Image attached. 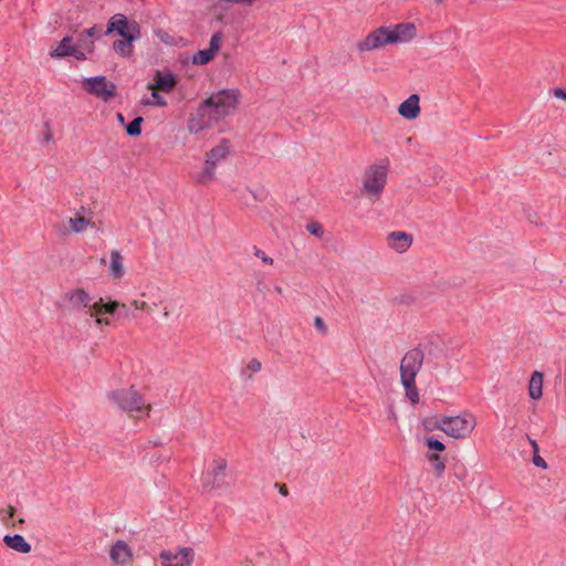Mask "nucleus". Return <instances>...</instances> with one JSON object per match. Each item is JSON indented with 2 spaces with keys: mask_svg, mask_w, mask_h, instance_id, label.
Wrapping results in <instances>:
<instances>
[{
  "mask_svg": "<svg viewBox=\"0 0 566 566\" xmlns=\"http://www.w3.org/2000/svg\"><path fill=\"white\" fill-rule=\"evenodd\" d=\"M84 88L103 101H109L116 96V85L108 82L103 75L85 78Z\"/></svg>",
  "mask_w": 566,
  "mask_h": 566,
  "instance_id": "8",
  "label": "nucleus"
},
{
  "mask_svg": "<svg viewBox=\"0 0 566 566\" xmlns=\"http://www.w3.org/2000/svg\"><path fill=\"white\" fill-rule=\"evenodd\" d=\"M226 468H227V462L224 460L214 461V465L212 469L213 474L216 476L223 475Z\"/></svg>",
  "mask_w": 566,
  "mask_h": 566,
  "instance_id": "35",
  "label": "nucleus"
},
{
  "mask_svg": "<svg viewBox=\"0 0 566 566\" xmlns=\"http://www.w3.org/2000/svg\"><path fill=\"white\" fill-rule=\"evenodd\" d=\"M389 418L392 419L394 421L397 420V416H396L394 408L389 409Z\"/></svg>",
  "mask_w": 566,
  "mask_h": 566,
  "instance_id": "47",
  "label": "nucleus"
},
{
  "mask_svg": "<svg viewBox=\"0 0 566 566\" xmlns=\"http://www.w3.org/2000/svg\"><path fill=\"white\" fill-rule=\"evenodd\" d=\"M18 523H24V520L23 518H19Z\"/></svg>",
  "mask_w": 566,
  "mask_h": 566,
  "instance_id": "53",
  "label": "nucleus"
},
{
  "mask_svg": "<svg viewBox=\"0 0 566 566\" xmlns=\"http://www.w3.org/2000/svg\"><path fill=\"white\" fill-rule=\"evenodd\" d=\"M75 44H73V39L71 36H64L59 45L50 52L51 57L61 59L70 56V53L73 51Z\"/></svg>",
  "mask_w": 566,
  "mask_h": 566,
  "instance_id": "22",
  "label": "nucleus"
},
{
  "mask_svg": "<svg viewBox=\"0 0 566 566\" xmlns=\"http://www.w3.org/2000/svg\"><path fill=\"white\" fill-rule=\"evenodd\" d=\"M424 443L430 450L441 452L446 449V446L440 440H438L433 437L424 438Z\"/></svg>",
  "mask_w": 566,
  "mask_h": 566,
  "instance_id": "29",
  "label": "nucleus"
},
{
  "mask_svg": "<svg viewBox=\"0 0 566 566\" xmlns=\"http://www.w3.org/2000/svg\"><path fill=\"white\" fill-rule=\"evenodd\" d=\"M221 39H222L221 33L212 34L210 42H209V48L198 51L192 56V63L196 65H205V64L209 63L216 56V54L219 52Z\"/></svg>",
  "mask_w": 566,
  "mask_h": 566,
  "instance_id": "12",
  "label": "nucleus"
},
{
  "mask_svg": "<svg viewBox=\"0 0 566 566\" xmlns=\"http://www.w3.org/2000/svg\"><path fill=\"white\" fill-rule=\"evenodd\" d=\"M144 122L143 117L134 118L127 126L126 133L128 136L136 137L142 133V123Z\"/></svg>",
  "mask_w": 566,
  "mask_h": 566,
  "instance_id": "25",
  "label": "nucleus"
},
{
  "mask_svg": "<svg viewBox=\"0 0 566 566\" xmlns=\"http://www.w3.org/2000/svg\"><path fill=\"white\" fill-rule=\"evenodd\" d=\"M75 45L86 50L88 53H92L95 46L94 40H92L90 36L86 38L84 31L77 35V41Z\"/></svg>",
  "mask_w": 566,
  "mask_h": 566,
  "instance_id": "26",
  "label": "nucleus"
},
{
  "mask_svg": "<svg viewBox=\"0 0 566 566\" xmlns=\"http://www.w3.org/2000/svg\"><path fill=\"white\" fill-rule=\"evenodd\" d=\"M229 142L227 139H222L219 145L214 146L206 154V158L217 166L221 160L226 159L229 154Z\"/></svg>",
  "mask_w": 566,
  "mask_h": 566,
  "instance_id": "18",
  "label": "nucleus"
},
{
  "mask_svg": "<svg viewBox=\"0 0 566 566\" xmlns=\"http://www.w3.org/2000/svg\"><path fill=\"white\" fill-rule=\"evenodd\" d=\"M387 182V167L382 165H374L365 172L364 191L376 199L379 198Z\"/></svg>",
  "mask_w": 566,
  "mask_h": 566,
  "instance_id": "7",
  "label": "nucleus"
},
{
  "mask_svg": "<svg viewBox=\"0 0 566 566\" xmlns=\"http://www.w3.org/2000/svg\"><path fill=\"white\" fill-rule=\"evenodd\" d=\"M437 2H441L442 0H436Z\"/></svg>",
  "mask_w": 566,
  "mask_h": 566,
  "instance_id": "55",
  "label": "nucleus"
},
{
  "mask_svg": "<svg viewBox=\"0 0 566 566\" xmlns=\"http://www.w3.org/2000/svg\"><path fill=\"white\" fill-rule=\"evenodd\" d=\"M452 471H453L454 476L460 481L464 480L467 476V469L462 463L455 464L452 468Z\"/></svg>",
  "mask_w": 566,
  "mask_h": 566,
  "instance_id": "33",
  "label": "nucleus"
},
{
  "mask_svg": "<svg viewBox=\"0 0 566 566\" xmlns=\"http://www.w3.org/2000/svg\"><path fill=\"white\" fill-rule=\"evenodd\" d=\"M387 243L398 253H402L411 245L412 235L401 231H394L388 234Z\"/></svg>",
  "mask_w": 566,
  "mask_h": 566,
  "instance_id": "14",
  "label": "nucleus"
},
{
  "mask_svg": "<svg viewBox=\"0 0 566 566\" xmlns=\"http://www.w3.org/2000/svg\"><path fill=\"white\" fill-rule=\"evenodd\" d=\"M544 374L535 370L532 373L528 384V395L533 400H538L543 396Z\"/></svg>",
  "mask_w": 566,
  "mask_h": 566,
  "instance_id": "17",
  "label": "nucleus"
},
{
  "mask_svg": "<svg viewBox=\"0 0 566 566\" xmlns=\"http://www.w3.org/2000/svg\"><path fill=\"white\" fill-rule=\"evenodd\" d=\"M275 291L281 294L282 293V287L281 286H276Z\"/></svg>",
  "mask_w": 566,
  "mask_h": 566,
  "instance_id": "51",
  "label": "nucleus"
},
{
  "mask_svg": "<svg viewBox=\"0 0 566 566\" xmlns=\"http://www.w3.org/2000/svg\"><path fill=\"white\" fill-rule=\"evenodd\" d=\"M428 460L431 462L437 476H441L444 472L446 464L440 455L429 454Z\"/></svg>",
  "mask_w": 566,
  "mask_h": 566,
  "instance_id": "27",
  "label": "nucleus"
},
{
  "mask_svg": "<svg viewBox=\"0 0 566 566\" xmlns=\"http://www.w3.org/2000/svg\"><path fill=\"white\" fill-rule=\"evenodd\" d=\"M314 326H315V327H316V329H317L318 332H321L322 334H326V333H327V326H326V324H325V322L323 321V318H322V317L316 316V317L314 318Z\"/></svg>",
  "mask_w": 566,
  "mask_h": 566,
  "instance_id": "40",
  "label": "nucleus"
},
{
  "mask_svg": "<svg viewBox=\"0 0 566 566\" xmlns=\"http://www.w3.org/2000/svg\"><path fill=\"white\" fill-rule=\"evenodd\" d=\"M145 104L164 107L167 105V101L160 94H158L156 90H153L150 98L146 99Z\"/></svg>",
  "mask_w": 566,
  "mask_h": 566,
  "instance_id": "28",
  "label": "nucleus"
},
{
  "mask_svg": "<svg viewBox=\"0 0 566 566\" xmlns=\"http://www.w3.org/2000/svg\"><path fill=\"white\" fill-rule=\"evenodd\" d=\"M306 230L312 234V235H315L317 238H321L324 233V230H323V227L321 226V223L314 221V222H310L306 224Z\"/></svg>",
  "mask_w": 566,
  "mask_h": 566,
  "instance_id": "31",
  "label": "nucleus"
},
{
  "mask_svg": "<svg viewBox=\"0 0 566 566\" xmlns=\"http://www.w3.org/2000/svg\"><path fill=\"white\" fill-rule=\"evenodd\" d=\"M3 542L9 548L15 552L23 554L31 552V545L24 539L22 535H6L3 537Z\"/></svg>",
  "mask_w": 566,
  "mask_h": 566,
  "instance_id": "19",
  "label": "nucleus"
},
{
  "mask_svg": "<svg viewBox=\"0 0 566 566\" xmlns=\"http://www.w3.org/2000/svg\"><path fill=\"white\" fill-rule=\"evenodd\" d=\"M132 306H134L136 310L151 312V306L147 301L134 300L132 302Z\"/></svg>",
  "mask_w": 566,
  "mask_h": 566,
  "instance_id": "37",
  "label": "nucleus"
},
{
  "mask_svg": "<svg viewBox=\"0 0 566 566\" xmlns=\"http://www.w3.org/2000/svg\"><path fill=\"white\" fill-rule=\"evenodd\" d=\"M44 140L45 142H52L53 140V134L51 133L50 129H48L45 133H44Z\"/></svg>",
  "mask_w": 566,
  "mask_h": 566,
  "instance_id": "46",
  "label": "nucleus"
},
{
  "mask_svg": "<svg viewBox=\"0 0 566 566\" xmlns=\"http://www.w3.org/2000/svg\"><path fill=\"white\" fill-rule=\"evenodd\" d=\"M280 493L283 495V496H286L289 494L287 492V489L285 485H281L280 486Z\"/></svg>",
  "mask_w": 566,
  "mask_h": 566,
  "instance_id": "48",
  "label": "nucleus"
},
{
  "mask_svg": "<svg viewBox=\"0 0 566 566\" xmlns=\"http://www.w3.org/2000/svg\"><path fill=\"white\" fill-rule=\"evenodd\" d=\"M64 298L69 301L74 311L87 310L86 314L90 317L94 315H102V297L93 302L92 296L84 289H75L65 294Z\"/></svg>",
  "mask_w": 566,
  "mask_h": 566,
  "instance_id": "6",
  "label": "nucleus"
},
{
  "mask_svg": "<svg viewBox=\"0 0 566 566\" xmlns=\"http://www.w3.org/2000/svg\"><path fill=\"white\" fill-rule=\"evenodd\" d=\"M424 354L419 347L408 350L400 361V380L406 391V397L412 402L419 401V392L416 387V377L423 365Z\"/></svg>",
  "mask_w": 566,
  "mask_h": 566,
  "instance_id": "2",
  "label": "nucleus"
},
{
  "mask_svg": "<svg viewBox=\"0 0 566 566\" xmlns=\"http://www.w3.org/2000/svg\"><path fill=\"white\" fill-rule=\"evenodd\" d=\"M475 426V419L470 413L443 416L436 420L433 428L443 431L449 437L461 439L468 437Z\"/></svg>",
  "mask_w": 566,
  "mask_h": 566,
  "instance_id": "4",
  "label": "nucleus"
},
{
  "mask_svg": "<svg viewBox=\"0 0 566 566\" xmlns=\"http://www.w3.org/2000/svg\"><path fill=\"white\" fill-rule=\"evenodd\" d=\"M105 31H103L102 27L101 25H93L92 28H88L86 30H84V33H85V36H90L92 40L94 39H98L101 38L102 35H105L104 34Z\"/></svg>",
  "mask_w": 566,
  "mask_h": 566,
  "instance_id": "30",
  "label": "nucleus"
},
{
  "mask_svg": "<svg viewBox=\"0 0 566 566\" xmlns=\"http://www.w3.org/2000/svg\"><path fill=\"white\" fill-rule=\"evenodd\" d=\"M123 256L119 251L111 252L109 275L114 279H122L125 274Z\"/></svg>",
  "mask_w": 566,
  "mask_h": 566,
  "instance_id": "20",
  "label": "nucleus"
},
{
  "mask_svg": "<svg viewBox=\"0 0 566 566\" xmlns=\"http://www.w3.org/2000/svg\"><path fill=\"white\" fill-rule=\"evenodd\" d=\"M554 96H555L556 98H559V99L566 101V88L556 87V88L554 90Z\"/></svg>",
  "mask_w": 566,
  "mask_h": 566,
  "instance_id": "42",
  "label": "nucleus"
},
{
  "mask_svg": "<svg viewBox=\"0 0 566 566\" xmlns=\"http://www.w3.org/2000/svg\"><path fill=\"white\" fill-rule=\"evenodd\" d=\"M164 317H168L169 316V312L168 311H165L164 314H163Z\"/></svg>",
  "mask_w": 566,
  "mask_h": 566,
  "instance_id": "52",
  "label": "nucleus"
},
{
  "mask_svg": "<svg viewBox=\"0 0 566 566\" xmlns=\"http://www.w3.org/2000/svg\"><path fill=\"white\" fill-rule=\"evenodd\" d=\"M114 32L123 39L132 36L133 40H139L142 35L139 23L129 20L123 13H116L108 20L104 34L108 35Z\"/></svg>",
  "mask_w": 566,
  "mask_h": 566,
  "instance_id": "5",
  "label": "nucleus"
},
{
  "mask_svg": "<svg viewBox=\"0 0 566 566\" xmlns=\"http://www.w3.org/2000/svg\"><path fill=\"white\" fill-rule=\"evenodd\" d=\"M136 40H133L132 36H126L125 39L117 40L113 43V50L123 57H128L133 53V43Z\"/></svg>",
  "mask_w": 566,
  "mask_h": 566,
  "instance_id": "23",
  "label": "nucleus"
},
{
  "mask_svg": "<svg viewBox=\"0 0 566 566\" xmlns=\"http://www.w3.org/2000/svg\"><path fill=\"white\" fill-rule=\"evenodd\" d=\"M527 439H528V442H530V444L532 447L533 453H538L539 452V446H538L537 441L532 439V438H530V437Z\"/></svg>",
  "mask_w": 566,
  "mask_h": 566,
  "instance_id": "44",
  "label": "nucleus"
},
{
  "mask_svg": "<svg viewBox=\"0 0 566 566\" xmlns=\"http://www.w3.org/2000/svg\"><path fill=\"white\" fill-rule=\"evenodd\" d=\"M70 230L74 233H82L88 226L93 224L92 221L84 216L76 213L74 218L67 220Z\"/></svg>",
  "mask_w": 566,
  "mask_h": 566,
  "instance_id": "24",
  "label": "nucleus"
},
{
  "mask_svg": "<svg viewBox=\"0 0 566 566\" xmlns=\"http://www.w3.org/2000/svg\"><path fill=\"white\" fill-rule=\"evenodd\" d=\"M254 255L256 258H260L262 260V262L266 263V264H270L272 265L273 264V259L268 256L262 250H260L259 248L254 247Z\"/></svg>",
  "mask_w": 566,
  "mask_h": 566,
  "instance_id": "38",
  "label": "nucleus"
},
{
  "mask_svg": "<svg viewBox=\"0 0 566 566\" xmlns=\"http://www.w3.org/2000/svg\"><path fill=\"white\" fill-rule=\"evenodd\" d=\"M101 307H102V314H104V313L113 314L119 307V303L117 301H113V302L104 304V302L102 301Z\"/></svg>",
  "mask_w": 566,
  "mask_h": 566,
  "instance_id": "32",
  "label": "nucleus"
},
{
  "mask_svg": "<svg viewBox=\"0 0 566 566\" xmlns=\"http://www.w3.org/2000/svg\"><path fill=\"white\" fill-rule=\"evenodd\" d=\"M533 464L537 468H541V469H547V463L546 461L539 455V452L538 453H533Z\"/></svg>",
  "mask_w": 566,
  "mask_h": 566,
  "instance_id": "41",
  "label": "nucleus"
},
{
  "mask_svg": "<svg viewBox=\"0 0 566 566\" xmlns=\"http://www.w3.org/2000/svg\"><path fill=\"white\" fill-rule=\"evenodd\" d=\"M239 93L235 90H222L206 98L188 119L190 134H199L230 115L237 108Z\"/></svg>",
  "mask_w": 566,
  "mask_h": 566,
  "instance_id": "1",
  "label": "nucleus"
},
{
  "mask_svg": "<svg viewBox=\"0 0 566 566\" xmlns=\"http://www.w3.org/2000/svg\"><path fill=\"white\" fill-rule=\"evenodd\" d=\"M14 512H15L14 507L13 506H9L8 507V517H10V518L13 517Z\"/></svg>",
  "mask_w": 566,
  "mask_h": 566,
  "instance_id": "49",
  "label": "nucleus"
},
{
  "mask_svg": "<svg viewBox=\"0 0 566 566\" xmlns=\"http://www.w3.org/2000/svg\"><path fill=\"white\" fill-rule=\"evenodd\" d=\"M105 262H106V261H105V259H104V258H103V259H101V263H102V264H104Z\"/></svg>",
  "mask_w": 566,
  "mask_h": 566,
  "instance_id": "54",
  "label": "nucleus"
},
{
  "mask_svg": "<svg viewBox=\"0 0 566 566\" xmlns=\"http://www.w3.org/2000/svg\"><path fill=\"white\" fill-rule=\"evenodd\" d=\"M92 318H94V322L96 325H109L111 322L107 318H102L101 315H94Z\"/></svg>",
  "mask_w": 566,
  "mask_h": 566,
  "instance_id": "43",
  "label": "nucleus"
},
{
  "mask_svg": "<svg viewBox=\"0 0 566 566\" xmlns=\"http://www.w3.org/2000/svg\"><path fill=\"white\" fill-rule=\"evenodd\" d=\"M155 83H149L147 85L148 90H159L163 92H170L176 86V77L172 73L168 72L161 75L159 72L156 73Z\"/></svg>",
  "mask_w": 566,
  "mask_h": 566,
  "instance_id": "16",
  "label": "nucleus"
},
{
  "mask_svg": "<svg viewBox=\"0 0 566 566\" xmlns=\"http://www.w3.org/2000/svg\"><path fill=\"white\" fill-rule=\"evenodd\" d=\"M420 97L418 94H411L398 107V113L401 117L413 120L420 115Z\"/></svg>",
  "mask_w": 566,
  "mask_h": 566,
  "instance_id": "13",
  "label": "nucleus"
},
{
  "mask_svg": "<svg viewBox=\"0 0 566 566\" xmlns=\"http://www.w3.org/2000/svg\"><path fill=\"white\" fill-rule=\"evenodd\" d=\"M161 566H191L195 552L190 547H180L176 552L166 549L159 554Z\"/></svg>",
  "mask_w": 566,
  "mask_h": 566,
  "instance_id": "9",
  "label": "nucleus"
},
{
  "mask_svg": "<svg viewBox=\"0 0 566 566\" xmlns=\"http://www.w3.org/2000/svg\"><path fill=\"white\" fill-rule=\"evenodd\" d=\"M261 368H262L261 361L256 358H253L248 363L245 370L250 371L251 374H256L261 370Z\"/></svg>",
  "mask_w": 566,
  "mask_h": 566,
  "instance_id": "34",
  "label": "nucleus"
},
{
  "mask_svg": "<svg viewBox=\"0 0 566 566\" xmlns=\"http://www.w3.org/2000/svg\"><path fill=\"white\" fill-rule=\"evenodd\" d=\"M216 167L209 159H205L202 170L196 176L199 185H209L216 177Z\"/></svg>",
  "mask_w": 566,
  "mask_h": 566,
  "instance_id": "21",
  "label": "nucleus"
},
{
  "mask_svg": "<svg viewBox=\"0 0 566 566\" xmlns=\"http://www.w3.org/2000/svg\"><path fill=\"white\" fill-rule=\"evenodd\" d=\"M526 218L531 223L537 224L538 216L536 212H528Z\"/></svg>",
  "mask_w": 566,
  "mask_h": 566,
  "instance_id": "45",
  "label": "nucleus"
},
{
  "mask_svg": "<svg viewBox=\"0 0 566 566\" xmlns=\"http://www.w3.org/2000/svg\"><path fill=\"white\" fill-rule=\"evenodd\" d=\"M111 559L118 565H124L132 558V551L124 541H117L111 548Z\"/></svg>",
  "mask_w": 566,
  "mask_h": 566,
  "instance_id": "15",
  "label": "nucleus"
},
{
  "mask_svg": "<svg viewBox=\"0 0 566 566\" xmlns=\"http://www.w3.org/2000/svg\"><path fill=\"white\" fill-rule=\"evenodd\" d=\"M107 397L116 407L134 419L148 416L151 409V406L145 402L143 396L134 386L109 391Z\"/></svg>",
  "mask_w": 566,
  "mask_h": 566,
  "instance_id": "3",
  "label": "nucleus"
},
{
  "mask_svg": "<svg viewBox=\"0 0 566 566\" xmlns=\"http://www.w3.org/2000/svg\"><path fill=\"white\" fill-rule=\"evenodd\" d=\"M88 52L86 50L75 45L73 51L70 53V56H73V57H75L78 61H84V60H86V54Z\"/></svg>",
  "mask_w": 566,
  "mask_h": 566,
  "instance_id": "36",
  "label": "nucleus"
},
{
  "mask_svg": "<svg viewBox=\"0 0 566 566\" xmlns=\"http://www.w3.org/2000/svg\"><path fill=\"white\" fill-rule=\"evenodd\" d=\"M388 27H380L369 33L364 40L357 43V50L360 52L379 49L386 44H391L388 39Z\"/></svg>",
  "mask_w": 566,
  "mask_h": 566,
  "instance_id": "10",
  "label": "nucleus"
},
{
  "mask_svg": "<svg viewBox=\"0 0 566 566\" xmlns=\"http://www.w3.org/2000/svg\"><path fill=\"white\" fill-rule=\"evenodd\" d=\"M117 119L119 123L124 124L125 123V117L122 113H117Z\"/></svg>",
  "mask_w": 566,
  "mask_h": 566,
  "instance_id": "50",
  "label": "nucleus"
},
{
  "mask_svg": "<svg viewBox=\"0 0 566 566\" xmlns=\"http://www.w3.org/2000/svg\"><path fill=\"white\" fill-rule=\"evenodd\" d=\"M156 291L158 292L159 290L156 289ZM150 297H149V304L151 306V311L156 307H158L161 303H163V300L160 297V295L157 293V294H154V293H150Z\"/></svg>",
  "mask_w": 566,
  "mask_h": 566,
  "instance_id": "39",
  "label": "nucleus"
},
{
  "mask_svg": "<svg viewBox=\"0 0 566 566\" xmlns=\"http://www.w3.org/2000/svg\"><path fill=\"white\" fill-rule=\"evenodd\" d=\"M388 39L391 44L403 43L416 36V27L413 23H399L388 27Z\"/></svg>",
  "mask_w": 566,
  "mask_h": 566,
  "instance_id": "11",
  "label": "nucleus"
}]
</instances>
